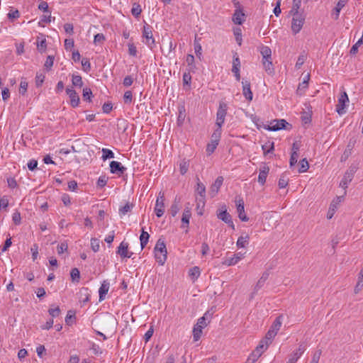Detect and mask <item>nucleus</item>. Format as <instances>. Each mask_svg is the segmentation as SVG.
Instances as JSON below:
<instances>
[{"mask_svg":"<svg viewBox=\"0 0 363 363\" xmlns=\"http://www.w3.org/2000/svg\"><path fill=\"white\" fill-rule=\"evenodd\" d=\"M155 257L160 265H163L167 259V247L164 241L160 238L154 248Z\"/></svg>","mask_w":363,"mask_h":363,"instance_id":"1","label":"nucleus"},{"mask_svg":"<svg viewBox=\"0 0 363 363\" xmlns=\"http://www.w3.org/2000/svg\"><path fill=\"white\" fill-rule=\"evenodd\" d=\"M217 218L228 225L233 230H235V225L230 213L227 211L225 205L222 206L216 211Z\"/></svg>","mask_w":363,"mask_h":363,"instance_id":"2","label":"nucleus"},{"mask_svg":"<svg viewBox=\"0 0 363 363\" xmlns=\"http://www.w3.org/2000/svg\"><path fill=\"white\" fill-rule=\"evenodd\" d=\"M228 104L221 101L219 102L218 108L216 113V125L219 127H222L225 123V116L228 111Z\"/></svg>","mask_w":363,"mask_h":363,"instance_id":"3","label":"nucleus"},{"mask_svg":"<svg viewBox=\"0 0 363 363\" xmlns=\"http://www.w3.org/2000/svg\"><path fill=\"white\" fill-rule=\"evenodd\" d=\"M291 30L294 34H297L301 30L304 22L305 16L303 14H292Z\"/></svg>","mask_w":363,"mask_h":363,"instance_id":"4","label":"nucleus"},{"mask_svg":"<svg viewBox=\"0 0 363 363\" xmlns=\"http://www.w3.org/2000/svg\"><path fill=\"white\" fill-rule=\"evenodd\" d=\"M143 36L145 39V43L150 49H152V48L155 46V41L152 35V28L150 25L147 23L143 26Z\"/></svg>","mask_w":363,"mask_h":363,"instance_id":"5","label":"nucleus"},{"mask_svg":"<svg viewBox=\"0 0 363 363\" xmlns=\"http://www.w3.org/2000/svg\"><path fill=\"white\" fill-rule=\"evenodd\" d=\"M196 193L199 196V197L196 198L197 202V208H199L200 205H201L202 207H203L205 205L206 199V187L200 182L197 183Z\"/></svg>","mask_w":363,"mask_h":363,"instance_id":"6","label":"nucleus"},{"mask_svg":"<svg viewBox=\"0 0 363 363\" xmlns=\"http://www.w3.org/2000/svg\"><path fill=\"white\" fill-rule=\"evenodd\" d=\"M155 212L158 218L163 216L164 213V196L162 192H160L156 200Z\"/></svg>","mask_w":363,"mask_h":363,"instance_id":"7","label":"nucleus"},{"mask_svg":"<svg viewBox=\"0 0 363 363\" xmlns=\"http://www.w3.org/2000/svg\"><path fill=\"white\" fill-rule=\"evenodd\" d=\"M347 103H349L348 96L345 91H343L339 97L338 103L336 105V111L339 115L345 113V106Z\"/></svg>","mask_w":363,"mask_h":363,"instance_id":"8","label":"nucleus"},{"mask_svg":"<svg viewBox=\"0 0 363 363\" xmlns=\"http://www.w3.org/2000/svg\"><path fill=\"white\" fill-rule=\"evenodd\" d=\"M306 349V346L304 343L301 342L298 345V349L293 352L289 356L287 360L288 363H296L298 359L302 356Z\"/></svg>","mask_w":363,"mask_h":363,"instance_id":"9","label":"nucleus"},{"mask_svg":"<svg viewBox=\"0 0 363 363\" xmlns=\"http://www.w3.org/2000/svg\"><path fill=\"white\" fill-rule=\"evenodd\" d=\"M128 243L126 242H121L118 247L116 253L121 256V258H130L133 255V252L128 250Z\"/></svg>","mask_w":363,"mask_h":363,"instance_id":"10","label":"nucleus"},{"mask_svg":"<svg viewBox=\"0 0 363 363\" xmlns=\"http://www.w3.org/2000/svg\"><path fill=\"white\" fill-rule=\"evenodd\" d=\"M191 217V208L189 203L185 205L184 212L182 218V228H188L189 225V220Z\"/></svg>","mask_w":363,"mask_h":363,"instance_id":"11","label":"nucleus"},{"mask_svg":"<svg viewBox=\"0 0 363 363\" xmlns=\"http://www.w3.org/2000/svg\"><path fill=\"white\" fill-rule=\"evenodd\" d=\"M289 123L284 119L274 120L270 123L267 130L271 131H277L286 128Z\"/></svg>","mask_w":363,"mask_h":363,"instance_id":"12","label":"nucleus"},{"mask_svg":"<svg viewBox=\"0 0 363 363\" xmlns=\"http://www.w3.org/2000/svg\"><path fill=\"white\" fill-rule=\"evenodd\" d=\"M242 94L245 96V98L249 101H251L253 98V94L251 91V86H250V81L242 79Z\"/></svg>","mask_w":363,"mask_h":363,"instance_id":"13","label":"nucleus"},{"mask_svg":"<svg viewBox=\"0 0 363 363\" xmlns=\"http://www.w3.org/2000/svg\"><path fill=\"white\" fill-rule=\"evenodd\" d=\"M109 166H110V172L112 174H118L119 175H121L126 170V167H123L121 162H117V161L111 162Z\"/></svg>","mask_w":363,"mask_h":363,"instance_id":"14","label":"nucleus"},{"mask_svg":"<svg viewBox=\"0 0 363 363\" xmlns=\"http://www.w3.org/2000/svg\"><path fill=\"white\" fill-rule=\"evenodd\" d=\"M66 93L70 99L71 106L74 108L78 106L79 104V97L75 90L72 88H67Z\"/></svg>","mask_w":363,"mask_h":363,"instance_id":"15","label":"nucleus"},{"mask_svg":"<svg viewBox=\"0 0 363 363\" xmlns=\"http://www.w3.org/2000/svg\"><path fill=\"white\" fill-rule=\"evenodd\" d=\"M236 207L239 218L242 221H247L249 218L245 214L244 201L242 199H240L238 201H236Z\"/></svg>","mask_w":363,"mask_h":363,"instance_id":"16","label":"nucleus"},{"mask_svg":"<svg viewBox=\"0 0 363 363\" xmlns=\"http://www.w3.org/2000/svg\"><path fill=\"white\" fill-rule=\"evenodd\" d=\"M223 182V177L221 176H219L216 178L214 183L211 185V189H210V194L212 197H213L215 195L217 194L218 192L220 186H222Z\"/></svg>","mask_w":363,"mask_h":363,"instance_id":"17","label":"nucleus"},{"mask_svg":"<svg viewBox=\"0 0 363 363\" xmlns=\"http://www.w3.org/2000/svg\"><path fill=\"white\" fill-rule=\"evenodd\" d=\"M269 172V167L268 166L264 164L260 167L257 181L261 185L265 184Z\"/></svg>","mask_w":363,"mask_h":363,"instance_id":"18","label":"nucleus"},{"mask_svg":"<svg viewBox=\"0 0 363 363\" xmlns=\"http://www.w3.org/2000/svg\"><path fill=\"white\" fill-rule=\"evenodd\" d=\"M110 287V284L107 280H104L99 289V301H101L105 298L106 295L107 294Z\"/></svg>","mask_w":363,"mask_h":363,"instance_id":"19","label":"nucleus"},{"mask_svg":"<svg viewBox=\"0 0 363 363\" xmlns=\"http://www.w3.org/2000/svg\"><path fill=\"white\" fill-rule=\"evenodd\" d=\"M348 0H339L335 7L334 8L332 16L334 19L337 20L340 16L341 9L346 5Z\"/></svg>","mask_w":363,"mask_h":363,"instance_id":"20","label":"nucleus"},{"mask_svg":"<svg viewBox=\"0 0 363 363\" xmlns=\"http://www.w3.org/2000/svg\"><path fill=\"white\" fill-rule=\"evenodd\" d=\"M245 13L241 9H236L233 17L234 23L237 25H242L245 21Z\"/></svg>","mask_w":363,"mask_h":363,"instance_id":"21","label":"nucleus"},{"mask_svg":"<svg viewBox=\"0 0 363 363\" xmlns=\"http://www.w3.org/2000/svg\"><path fill=\"white\" fill-rule=\"evenodd\" d=\"M37 49L40 53H43L45 52L47 48V42L45 37L41 35V37L37 38L36 42Z\"/></svg>","mask_w":363,"mask_h":363,"instance_id":"22","label":"nucleus"},{"mask_svg":"<svg viewBox=\"0 0 363 363\" xmlns=\"http://www.w3.org/2000/svg\"><path fill=\"white\" fill-rule=\"evenodd\" d=\"M250 241V236L247 234L242 235L240 236L237 240L236 245L239 248L245 247Z\"/></svg>","mask_w":363,"mask_h":363,"instance_id":"23","label":"nucleus"},{"mask_svg":"<svg viewBox=\"0 0 363 363\" xmlns=\"http://www.w3.org/2000/svg\"><path fill=\"white\" fill-rule=\"evenodd\" d=\"M211 314H210L209 312L207 311L204 313V315L202 317H201L198 319L196 325H197L199 327L202 328L203 329L208 325L206 320L211 319Z\"/></svg>","mask_w":363,"mask_h":363,"instance_id":"24","label":"nucleus"},{"mask_svg":"<svg viewBox=\"0 0 363 363\" xmlns=\"http://www.w3.org/2000/svg\"><path fill=\"white\" fill-rule=\"evenodd\" d=\"M262 64L265 71L269 74H272L274 72L272 57L270 59H262Z\"/></svg>","mask_w":363,"mask_h":363,"instance_id":"25","label":"nucleus"},{"mask_svg":"<svg viewBox=\"0 0 363 363\" xmlns=\"http://www.w3.org/2000/svg\"><path fill=\"white\" fill-rule=\"evenodd\" d=\"M150 235L147 232L145 231L144 228H142L141 234L140 236V247L143 250L148 242Z\"/></svg>","mask_w":363,"mask_h":363,"instance_id":"26","label":"nucleus"},{"mask_svg":"<svg viewBox=\"0 0 363 363\" xmlns=\"http://www.w3.org/2000/svg\"><path fill=\"white\" fill-rule=\"evenodd\" d=\"M353 177L350 175V174L345 173L340 183V186L344 189H346L348 186V184L352 182Z\"/></svg>","mask_w":363,"mask_h":363,"instance_id":"27","label":"nucleus"},{"mask_svg":"<svg viewBox=\"0 0 363 363\" xmlns=\"http://www.w3.org/2000/svg\"><path fill=\"white\" fill-rule=\"evenodd\" d=\"M133 204L127 202L124 206H121L118 210V213L121 217L124 216L128 213L130 212L133 208Z\"/></svg>","mask_w":363,"mask_h":363,"instance_id":"28","label":"nucleus"},{"mask_svg":"<svg viewBox=\"0 0 363 363\" xmlns=\"http://www.w3.org/2000/svg\"><path fill=\"white\" fill-rule=\"evenodd\" d=\"M282 318H283V315H279L275 320L273 322L270 329L271 330H273L274 332H276L277 333H278V331L280 330V328L281 326V324H282Z\"/></svg>","mask_w":363,"mask_h":363,"instance_id":"29","label":"nucleus"},{"mask_svg":"<svg viewBox=\"0 0 363 363\" xmlns=\"http://www.w3.org/2000/svg\"><path fill=\"white\" fill-rule=\"evenodd\" d=\"M268 345L269 342H267V340H262L253 352H257V354L260 357L262 354L267 349Z\"/></svg>","mask_w":363,"mask_h":363,"instance_id":"30","label":"nucleus"},{"mask_svg":"<svg viewBox=\"0 0 363 363\" xmlns=\"http://www.w3.org/2000/svg\"><path fill=\"white\" fill-rule=\"evenodd\" d=\"M289 179L286 172L283 173L279 179L278 186L280 189H284L287 186Z\"/></svg>","mask_w":363,"mask_h":363,"instance_id":"31","label":"nucleus"},{"mask_svg":"<svg viewBox=\"0 0 363 363\" xmlns=\"http://www.w3.org/2000/svg\"><path fill=\"white\" fill-rule=\"evenodd\" d=\"M262 149L264 152V155H266L269 153H272L274 150V142L268 141L264 145L262 146Z\"/></svg>","mask_w":363,"mask_h":363,"instance_id":"32","label":"nucleus"},{"mask_svg":"<svg viewBox=\"0 0 363 363\" xmlns=\"http://www.w3.org/2000/svg\"><path fill=\"white\" fill-rule=\"evenodd\" d=\"M200 39L195 38L194 41V51L196 55V57L201 59L202 55V47L199 43Z\"/></svg>","mask_w":363,"mask_h":363,"instance_id":"33","label":"nucleus"},{"mask_svg":"<svg viewBox=\"0 0 363 363\" xmlns=\"http://www.w3.org/2000/svg\"><path fill=\"white\" fill-rule=\"evenodd\" d=\"M221 128L222 127L217 126V128L214 130V132L211 135V141L219 143L220 137H221V133H222Z\"/></svg>","mask_w":363,"mask_h":363,"instance_id":"34","label":"nucleus"},{"mask_svg":"<svg viewBox=\"0 0 363 363\" xmlns=\"http://www.w3.org/2000/svg\"><path fill=\"white\" fill-rule=\"evenodd\" d=\"M200 269L198 267H192L189 272V277L194 281L198 279V277L200 276Z\"/></svg>","mask_w":363,"mask_h":363,"instance_id":"35","label":"nucleus"},{"mask_svg":"<svg viewBox=\"0 0 363 363\" xmlns=\"http://www.w3.org/2000/svg\"><path fill=\"white\" fill-rule=\"evenodd\" d=\"M260 53L262 59H270L272 57V50L268 46H262L261 48Z\"/></svg>","mask_w":363,"mask_h":363,"instance_id":"36","label":"nucleus"},{"mask_svg":"<svg viewBox=\"0 0 363 363\" xmlns=\"http://www.w3.org/2000/svg\"><path fill=\"white\" fill-rule=\"evenodd\" d=\"M238 262V258L235 257V255H233L231 257H226L223 261L222 263H223V264L229 267V266L235 265Z\"/></svg>","mask_w":363,"mask_h":363,"instance_id":"37","label":"nucleus"},{"mask_svg":"<svg viewBox=\"0 0 363 363\" xmlns=\"http://www.w3.org/2000/svg\"><path fill=\"white\" fill-rule=\"evenodd\" d=\"M182 82L184 86H187L189 88L191 86V76L190 74V72H185L182 76Z\"/></svg>","mask_w":363,"mask_h":363,"instance_id":"38","label":"nucleus"},{"mask_svg":"<svg viewBox=\"0 0 363 363\" xmlns=\"http://www.w3.org/2000/svg\"><path fill=\"white\" fill-rule=\"evenodd\" d=\"M301 5V0H294L293 1V6L291 8L290 13L291 14H302L301 13L298 12Z\"/></svg>","mask_w":363,"mask_h":363,"instance_id":"39","label":"nucleus"},{"mask_svg":"<svg viewBox=\"0 0 363 363\" xmlns=\"http://www.w3.org/2000/svg\"><path fill=\"white\" fill-rule=\"evenodd\" d=\"M202 328L195 325L193 328V337L194 341H198L202 335Z\"/></svg>","mask_w":363,"mask_h":363,"instance_id":"40","label":"nucleus"},{"mask_svg":"<svg viewBox=\"0 0 363 363\" xmlns=\"http://www.w3.org/2000/svg\"><path fill=\"white\" fill-rule=\"evenodd\" d=\"M102 160L104 161L108 160V159H111V158H113L114 157V153L113 152L112 150H109V149H107V148H103L102 150Z\"/></svg>","mask_w":363,"mask_h":363,"instance_id":"41","label":"nucleus"},{"mask_svg":"<svg viewBox=\"0 0 363 363\" xmlns=\"http://www.w3.org/2000/svg\"><path fill=\"white\" fill-rule=\"evenodd\" d=\"M70 276L73 282H79L80 279V272L77 268H73L71 270Z\"/></svg>","mask_w":363,"mask_h":363,"instance_id":"42","label":"nucleus"},{"mask_svg":"<svg viewBox=\"0 0 363 363\" xmlns=\"http://www.w3.org/2000/svg\"><path fill=\"white\" fill-rule=\"evenodd\" d=\"M179 201H177V199H175L170 207V213H171L172 216H173V217H174L179 211L180 208H179Z\"/></svg>","mask_w":363,"mask_h":363,"instance_id":"43","label":"nucleus"},{"mask_svg":"<svg viewBox=\"0 0 363 363\" xmlns=\"http://www.w3.org/2000/svg\"><path fill=\"white\" fill-rule=\"evenodd\" d=\"M299 166L298 172L300 173L306 172L309 168L308 162L306 158L299 162Z\"/></svg>","mask_w":363,"mask_h":363,"instance_id":"44","label":"nucleus"},{"mask_svg":"<svg viewBox=\"0 0 363 363\" xmlns=\"http://www.w3.org/2000/svg\"><path fill=\"white\" fill-rule=\"evenodd\" d=\"M189 162L186 160H183L179 163V172L181 174L184 175L186 173L189 169Z\"/></svg>","mask_w":363,"mask_h":363,"instance_id":"45","label":"nucleus"},{"mask_svg":"<svg viewBox=\"0 0 363 363\" xmlns=\"http://www.w3.org/2000/svg\"><path fill=\"white\" fill-rule=\"evenodd\" d=\"M83 99L85 101H91V98L93 96L92 91L90 88L85 87L83 89Z\"/></svg>","mask_w":363,"mask_h":363,"instance_id":"46","label":"nucleus"},{"mask_svg":"<svg viewBox=\"0 0 363 363\" xmlns=\"http://www.w3.org/2000/svg\"><path fill=\"white\" fill-rule=\"evenodd\" d=\"M219 143L211 141L206 146V152L208 155H211L215 150L216 149L217 146L218 145Z\"/></svg>","mask_w":363,"mask_h":363,"instance_id":"47","label":"nucleus"},{"mask_svg":"<svg viewBox=\"0 0 363 363\" xmlns=\"http://www.w3.org/2000/svg\"><path fill=\"white\" fill-rule=\"evenodd\" d=\"M123 101L125 104H130L133 102V92L130 90L125 91Z\"/></svg>","mask_w":363,"mask_h":363,"instance_id":"48","label":"nucleus"},{"mask_svg":"<svg viewBox=\"0 0 363 363\" xmlns=\"http://www.w3.org/2000/svg\"><path fill=\"white\" fill-rule=\"evenodd\" d=\"M91 250L96 252L99 250L100 248V240L98 238H91Z\"/></svg>","mask_w":363,"mask_h":363,"instance_id":"49","label":"nucleus"},{"mask_svg":"<svg viewBox=\"0 0 363 363\" xmlns=\"http://www.w3.org/2000/svg\"><path fill=\"white\" fill-rule=\"evenodd\" d=\"M72 82L74 86L82 87L83 86L82 79L79 75H72Z\"/></svg>","mask_w":363,"mask_h":363,"instance_id":"50","label":"nucleus"},{"mask_svg":"<svg viewBox=\"0 0 363 363\" xmlns=\"http://www.w3.org/2000/svg\"><path fill=\"white\" fill-rule=\"evenodd\" d=\"M7 16L9 20L13 21L14 19L19 18L20 13L17 9H11L7 14Z\"/></svg>","mask_w":363,"mask_h":363,"instance_id":"51","label":"nucleus"},{"mask_svg":"<svg viewBox=\"0 0 363 363\" xmlns=\"http://www.w3.org/2000/svg\"><path fill=\"white\" fill-rule=\"evenodd\" d=\"M142 12L140 6L138 4L135 3L131 9V13L135 17H138Z\"/></svg>","mask_w":363,"mask_h":363,"instance_id":"52","label":"nucleus"},{"mask_svg":"<svg viewBox=\"0 0 363 363\" xmlns=\"http://www.w3.org/2000/svg\"><path fill=\"white\" fill-rule=\"evenodd\" d=\"M264 282L262 280L259 279L256 285L254 287L253 291L250 295V298H253L257 291L264 286Z\"/></svg>","mask_w":363,"mask_h":363,"instance_id":"53","label":"nucleus"},{"mask_svg":"<svg viewBox=\"0 0 363 363\" xmlns=\"http://www.w3.org/2000/svg\"><path fill=\"white\" fill-rule=\"evenodd\" d=\"M45 76L43 73H37L35 76V85L37 87H40L42 86L44 82Z\"/></svg>","mask_w":363,"mask_h":363,"instance_id":"54","label":"nucleus"},{"mask_svg":"<svg viewBox=\"0 0 363 363\" xmlns=\"http://www.w3.org/2000/svg\"><path fill=\"white\" fill-rule=\"evenodd\" d=\"M308 84H307L306 81H303L301 83L298 84V89H297V94L299 95H302L305 91L307 89Z\"/></svg>","mask_w":363,"mask_h":363,"instance_id":"55","label":"nucleus"},{"mask_svg":"<svg viewBox=\"0 0 363 363\" xmlns=\"http://www.w3.org/2000/svg\"><path fill=\"white\" fill-rule=\"evenodd\" d=\"M358 168H359L358 164H352L345 172L347 174H350V175H351L352 177H354Z\"/></svg>","mask_w":363,"mask_h":363,"instance_id":"56","label":"nucleus"},{"mask_svg":"<svg viewBox=\"0 0 363 363\" xmlns=\"http://www.w3.org/2000/svg\"><path fill=\"white\" fill-rule=\"evenodd\" d=\"M82 65L84 71L89 72L91 70V63L87 58H83L82 60Z\"/></svg>","mask_w":363,"mask_h":363,"instance_id":"57","label":"nucleus"},{"mask_svg":"<svg viewBox=\"0 0 363 363\" xmlns=\"http://www.w3.org/2000/svg\"><path fill=\"white\" fill-rule=\"evenodd\" d=\"M257 352H252L247 359L246 363H255L259 357Z\"/></svg>","mask_w":363,"mask_h":363,"instance_id":"58","label":"nucleus"},{"mask_svg":"<svg viewBox=\"0 0 363 363\" xmlns=\"http://www.w3.org/2000/svg\"><path fill=\"white\" fill-rule=\"evenodd\" d=\"M363 288V278L358 277L357 283L354 287V292L355 294H358Z\"/></svg>","mask_w":363,"mask_h":363,"instance_id":"59","label":"nucleus"},{"mask_svg":"<svg viewBox=\"0 0 363 363\" xmlns=\"http://www.w3.org/2000/svg\"><path fill=\"white\" fill-rule=\"evenodd\" d=\"M53 62H54V57L51 56V55H48L46 59L44 66L48 70H50L53 65Z\"/></svg>","mask_w":363,"mask_h":363,"instance_id":"60","label":"nucleus"},{"mask_svg":"<svg viewBox=\"0 0 363 363\" xmlns=\"http://www.w3.org/2000/svg\"><path fill=\"white\" fill-rule=\"evenodd\" d=\"M12 220L16 225H20L21 222V214L18 211H16L12 215Z\"/></svg>","mask_w":363,"mask_h":363,"instance_id":"61","label":"nucleus"},{"mask_svg":"<svg viewBox=\"0 0 363 363\" xmlns=\"http://www.w3.org/2000/svg\"><path fill=\"white\" fill-rule=\"evenodd\" d=\"M48 312H49V314L52 318H56V317H58L60 315V309L57 306V307H55L54 308H50Z\"/></svg>","mask_w":363,"mask_h":363,"instance_id":"62","label":"nucleus"},{"mask_svg":"<svg viewBox=\"0 0 363 363\" xmlns=\"http://www.w3.org/2000/svg\"><path fill=\"white\" fill-rule=\"evenodd\" d=\"M133 78L130 75H128L123 79V84L125 87H128V86H131L133 84Z\"/></svg>","mask_w":363,"mask_h":363,"instance_id":"63","label":"nucleus"},{"mask_svg":"<svg viewBox=\"0 0 363 363\" xmlns=\"http://www.w3.org/2000/svg\"><path fill=\"white\" fill-rule=\"evenodd\" d=\"M105 40V36L102 33H97L94 35V43L95 44L102 43Z\"/></svg>","mask_w":363,"mask_h":363,"instance_id":"64","label":"nucleus"}]
</instances>
